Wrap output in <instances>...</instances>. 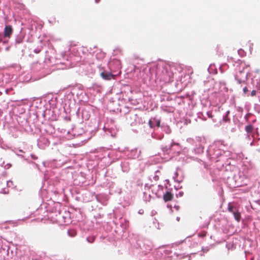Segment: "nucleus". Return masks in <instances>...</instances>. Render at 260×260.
<instances>
[{"label":"nucleus","instance_id":"nucleus-16","mask_svg":"<svg viewBox=\"0 0 260 260\" xmlns=\"http://www.w3.org/2000/svg\"><path fill=\"white\" fill-rule=\"evenodd\" d=\"M156 125L157 126L159 127L160 126V121L159 120H158L157 121V123H156Z\"/></svg>","mask_w":260,"mask_h":260},{"label":"nucleus","instance_id":"nucleus-15","mask_svg":"<svg viewBox=\"0 0 260 260\" xmlns=\"http://www.w3.org/2000/svg\"><path fill=\"white\" fill-rule=\"evenodd\" d=\"M255 95H256V91L255 90H253L251 92V96H255Z\"/></svg>","mask_w":260,"mask_h":260},{"label":"nucleus","instance_id":"nucleus-5","mask_svg":"<svg viewBox=\"0 0 260 260\" xmlns=\"http://www.w3.org/2000/svg\"><path fill=\"white\" fill-rule=\"evenodd\" d=\"M234 212H235L233 213L234 218L238 222H239L241 219V214L238 210Z\"/></svg>","mask_w":260,"mask_h":260},{"label":"nucleus","instance_id":"nucleus-12","mask_svg":"<svg viewBox=\"0 0 260 260\" xmlns=\"http://www.w3.org/2000/svg\"><path fill=\"white\" fill-rule=\"evenodd\" d=\"M207 115H208L209 118H212L213 117V115L212 114V112H210V111L207 112Z\"/></svg>","mask_w":260,"mask_h":260},{"label":"nucleus","instance_id":"nucleus-8","mask_svg":"<svg viewBox=\"0 0 260 260\" xmlns=\"http://www.w3.org/2000/svg\"><path fill=\"white\" fill-rule=\"evenodd\" d=\"M69 235L72 237H75L77 235V232L75 230L71 229L69 230L68 232Z\"/></svg>","mask_w":260,"mask_h":260},{"label":"nucleus","instance_id":"nucleus-11","mask_svg":"<svg viewBox=\"0 0 260 260\" xmlns=\"http://www.w3.org/2000/svg\"><path fill=\"white\" fill-rule=\"evenodd\" d=\"M198 235L199 237H204L206 236L207 232H202L201 233H200Z\"/></svg>","mask_w":260,"mask_h":260},{"label":"nucleus","instance_id":"nucleus-2","mask_svg":"<svg viewBox=\"0 0 260 260\" xmlns=\"http://www.w3.org/2000/svg\"><path fill=\"white\" fill-rule=\"evenodd\" d=\"M13 29L12 26L10 25H7L4 28V36L5 37L10 38L12 34Z\"/></svg>","mask_w":260,"mask_h":260},{"label":"nucleus","instance_id":"nucleus-7","mask_svg":"<svg viewBox=\"0 0 260 260\" xmlns=\"http://www.w3.org/2000/svg\"><path fill=\"white\" fill-rule=\"evenodd\" d=\"M228 211L232 213H234L235 212L237 211L236 207L232 206L230 204H229L228 206Z\"/></svg>","mask_w":260,"mask_h":260},{"label":"nucleus","instance_id":"nucleus-6","mask_svg":"<svg viewBox=\"0 0 260 260\" xmlns=\"http://www.w3.org/2000/svg\"><path fill=\"white\" fill-rule=\"evenodd\" d=\"M112 63L115 64L116 65L118 69H120L121 68V64L120 61L119 60H117V59L114 60L112 61V62L111 63V64H110V66L111 68H112Z\"/></svg>","mask_w":260,"mask_h":260},{"label":"nucleus","instance_id":"nucleus-9","mask_svg":"<svg viewBox=\"0 0 260 260\" xmlns=\"http://www.w3.org/2000/svg\"><path fill=\"white\" fill-rule=\"evenodd\" d=\"M245 131L248 133H250L252 132L253 127L252 125H248L245 127Z\"/></svg>","mask_w":260,"mask_h":260},{"label":"nucleus","instance_id":"nucleus-13","mask_svg":"<svg viewBox=\"0 0 260 260\" xmlns=\"http://www.w3.org/2000/svg\"><path fill=\"white\" fill-rule=\"evenodd\" d=\"M148 123H149V126H150L151 128H153V127H154V125H153V123H152V120H149Z\"/></svg>","mask_w":260,"mask_h":260},{"label":"nucleus","instance_id":"nucleus-17","mask_svg":"<svg viewBox=\"0 0 260 260\" xmlns=\"http://www.w3.org/2000/svg\"><path fill=\"white\" fill-rule=\"evenodd\" d=\"M89 115H86V118H85V119H88L89 118Z\"/></svg>","mask_w":260,"mask_h":260},{"label":"nucleus","instance_id":"nucleus-3","mask_svg":"<svg viewBox=\"0 0 260 260\" xmlns=\"http://www.w3.org/2000/svg\"><path fill=\"white\" fill-rule=\"evenodd\" d=\"M101 77L105 80H110L112 79H115L116 75L111 73L103 72L101 73Z\"/></svg>","mask_w":260,"mask_h":260},{"label":"nucleus","instance_id":"nucleus-14","mask_svg":"<svg viewBox=\"0 0 260 260\" xmlns=\"http://www.w3.org/2000/svg\"><path fill=\"white\" fill-rule=\"evenodd\" d=\"M243 92L244 94H246L247 92H248L249 91V90H248V88L247 87H245L244 88H243Z\"/></svg>","mask_w":260,"mask_h":260},{"label":"nucleus","instance_id":"nucleus-10","mask_svg":"<svg viewBox=\"0 0 260 260\" xmlns=\"http://www.w3.org/2000/svg\"><path fill=\"white\" fill-rule=\"evenodd\" d=\"M87 241L89 243H93L95 240L94 237H89L87 238Z\"/></svg>","mask_w":260,"mask_h":260},{"label":"nucleus","instance_id":"nucleus-1","mask_svg":"<svg viewBox=\"0 0 260 260\" xmlns=\"http://www.w3.org/2000/svg\"><path fill=\"white\" fill-rule=\"evenodd\" d=\"M249 66L246 65L244 62H241L240 63L236 76L239 83H241L244 79L246 78L249 73Z\"/></svg>","mask_w":260,"mask_h":260},{"label":"nucleus","instance_id":"nucleus-18","mask_svg":"<svg viewBox=\"0 0 260 260\" xmlns=\"http://www.w3.org/2000/svg\"><path fill=\"white\" fill-rule=\"evenodd\" d=\"M100 0H95V2L96 3H99L100 2Z\"/></svg>","mask_w":260,"mask_h":260},{"label":"nucleus","instance_id":"nucleus-4","mask_svg":"<svg viewBox=\"0 0 260 260\" xmlns=\"http://www.w3.org/2000/svg\"><path fill=\"white\" fill-rule=\"evenodd\" d=\"M173 197V194L171 192L167 191L165 194H164L163 199L165 202H167L172 200Z\"/></svg>","mask_w":260,"mask_h":260}]
</instances>
